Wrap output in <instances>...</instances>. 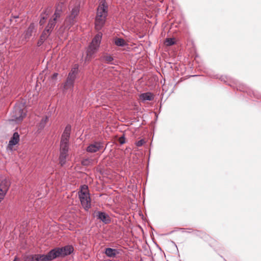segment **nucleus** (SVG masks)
<instances>
[{"label":"nucleus","instance_id":"1","mask_svg":"<svg viewBox=\"0 0 261 261\" xmlns=\"http://www.w3.org/2000/svg\"><path fill=\"white\" fill-rule=\"evenodd\" d=\"M70 131L71 126L70 125L66 126L61 137L59 156L60 164L61 166L65 164L66 158L68 156V142Z\"/></svg>","mask_w":261,"mask_h":261},{"label":"nucleus","instance_id":"11","mask_svg":"<svg viewBox=\"0 0 261 261\" xmlns=\"http://www.w3.org/2000/svg\"><path fill=\"white\" fill-rule=\"evenodd\" d=\"M56 23L57 22L55 21V19H50L47 26L43 31L41 37L43 39H46L50 35Z\"/></svg>","mask_w":261,"mask_h":261},{"label":"nucleus","instance_id":"27","mask_svg":"<svg viewBox=\"0 0 261 261\" xmlns=\"http://www.w3.org/2000/svg\"><path fill=\"white\" fill-rule=\"evenodd\" d=\"M145 143L144 140H140L136 142V144L137 146H141Z\"/></svg>","mask_w":261,"mask_h":261},{"label":"nucleus","instance_id":"8","mask_svg":"<svg viewBox=\"0 0 261 261\" xmlns=\"http://www.w3.org/2000/svg\"><path fill=\"white\" fill-rule=\"evenodd\" d=\"M53 251L54 256L56 258L59 256H64L70 254L73 251V248L71 246H66L62 248H57L51 250Z\"/></svg>","mask_w":261,"mask_h":261},{"label":"nucleus","instance_id":"21","mask_svg":"<svg viewBox=\"0 0 261 261\" xmlns=\"http://www.w3.org/2000/svg\"><path fill=\"white\" fill-rule=\"evenodd\" d=\"M115 44L117 46H123L125 45L126 42L125 40L121 38H116L115 40Z\"/></svg>","mask_w":261,"mask_h":261},{"label":"nucleus","instance_id":"30","mask_svg":"<svg viewBox=\"0 0 261 261\" xmlns=\"http://www.w3.org/2000/svg\"><path fill=\"white\" fill-rule=\"evenodd\" d=\"M13 261H18L17 260V257H15L14 260Z\"/></svg>","mask_w":261,"mask_h":261},{"label":"nucleus","instance_id":"28","mask_svg":"<svg viewBox=\"0 0 261 261\" xmlns=\"http://www.w3.org/2000/svg\"><path fill=\"white\" fill-rule=\"evenodd\" d=\"M119 142L121 144H124L125 143V138H124V137H121L119 138Z\"/></svg>","mask_w":261,"mask_h":261},{"label":"nucleus","instance_id":"26","mask_svg":"<svg viewBox=\"0 0 261 261\" xmlns=\"http://www.w3.org/2000/svg\"><path fill=\"white\" fill-rule=\"evenodd\" d=\"M45 40L46 39H43L42 37L40 36V38L37 42V45L38 46H41Z\"/></svg>","mask_w":261,"mask_h":261},{"label":"nucleus","instance_id":"17","mask_svg":"<svg viewBox=\"0 0 261 261\" xmlns=\"http://www.w3.org/2000/svg\"><path fill=\"white\" fill-rule=\"evenodd\" d=\"M105 254L109 257H114L118 254V251L115 249L107 248L105 249Z\"/></svg>","mask_w":261,"mask_h":261},{"label":"nucleus","instance_id":"22","mask_svg":"<svg viewBox=\"0 0 261 261\" xmlns=\"http://www.w3.org/2000/svg\"><path fill=\"white\" fill-rule=\"evenodd\" d=\"M101 59L103 61L106 62V63H111L112 61H113V58L109 55H105L102 57Z\"/></svg>","mask_w":261,"mask_h":261},{"label":"nucleus","instance_id":"18","mask_svg":"<svg viewBox=\"0 0 261 261\" xmlns=\"http://www.w3.org/2000/svg\"><path fill=\"white\" fill-rule=\"evenodd\" d=\"M140 98L143 100H152L153 99V95L150 93L147 92L142 93L140 95Z\"/></svg>","mask_w":261,"mask_h":261},{"label":"nucleus","instance_id":"25","mask_svg":"<svg viewBox=\"0 0 261 261\" xmlns=\"http://www.w3.org/2000/svg\"><path fill=\"white\" fill-rule=\"evenodd\" d=\"M92 163V160L89 159H84L82 162V164L84 166H89L91 165Z\"/></svg>","mask_w":261,"mask_h":261},{"label":"nucleus","instance_id":"13","mask_svg":"<svg viewBox=\"0 0 261 261\" xmlns=\"http://www.w3.org/2000/svg\"><path fill=\"white\" fill-rule=\"evenodd\" d=\"M103 147L102 143L96 142L90 144L87 148V151L90 153H94L100 150Z\"/></svg>","mask_w":261,"mask_h":261},{"label":"nucleus","instance_id":"2","mask_svg":"<svg viewBox=\"0 0 261 261\" xmlns=\"http://www.w3.org/2000/svg\"><path fill=\"white\" fill-rule=\"evenodd\" d=\"M108 15V7L105 1L101 2L97 9L95 20V28L97 31L103 27Z\"/></svg>","mask_w":261,"mask_h":261},{"label":"nucleus","instance_id":"29","mask_svg":"<svg viewBox=\"0 0 261 261\" xmlns=\"http://www.w3.org/2000/svg\"><path fill=\"white\" fill-rule=\"evenodd\" d=\"M57 75H58V73H54V74L52 75V79H56V77H57Z\"/></svg>","mask_w":261,"mask_h":261},{"label":"nucleus","instance_id":"16","mask_svg":"<svg viewBox=\"0 0 261 261\" xmlns=\"http://www.w3.org/2000/svg\"><path fill=\"white\" fill-rule=\"evenodd\" d=\"M96 217L105 223H108L110 221L109 217L105 213L99 212L97 213Z\"/></svg>","mask_w":261,"mask_h":261},{"label":"nucleus","instance_id":"10","mask_svg":"<svg viewBox=\"0 0 261 261\" xmlns=\"http://www.w3.org/2000/svg\"><path fill=\"white\" fill-rule=\"evenodd\" d=\"M10 186V181L7 179H4L0 183V202L4 198Z\"/></svg>","mask_w":261,"mask_h":261},{"label":"nucleus","instance_id":"19","mask_svg":"<svg viewBox=\"0 0 261 261\" xmlns=\"http://www.w3.org/2000/svg\"><path fill=\"white\" fill-rule=\"evenodd\" d=\"M49 13L50 10L46 9L45 11L44 14H42L41 15V19L39 22L40 25H43L44 23L45 19L47 18V15L49 14Z\"/></svg>","mask_w":261,"mask_h":261},{"label":"nucleus","instance_id":"15","mask_svg":"<svg viewBox=\"0 0 261 261\" xmlns=\"http://www.w3.org/2000/svg\"><path fill=\"white\" fill-rule=\"evenodd\" d=\"M19 141V135L18 133H14L13 137L9 141L8 147L12 149V146L17 144Z\"/></svg>","mask_w":261,"mask_h":261},{"label":"nucleus","instance_id":"9","mask_svg":"<svg viewBox=\"0 0 261 261\" xmlns=\"http://www.w3.org/2000/svg\"><path fill=\"white\" fill-rule=\"evenodd\" d=\"M65 2L66 0L60 1L56 6L55 12L50 19H55V21L57 22L58 19L60 17L62 11L65 8Z\"/></svg>","mask_w":261,"mask_h":261},{"label":"nucleus","instance_id":"3","mask_svg":"<svg viewBox=\"0 0 261 261\" xmlns=\"http://www.w3.org/2000/svg\"><path fill=\"white\" fill-rule=\"evenodd\" d=\"M102 35V33L99 32L92 40L87 51V56L85 58L86 61L90 60L93 58V55L98 50L101 42Z\"/></svg>","mask_w":261,"mask_h":261},{"label":"nucleus","instance_id":"24","mask_svg":"<svg viewBox=\"0 0 261 261\" xmlns=\"http://www.w3.org/2000/svg\"><path fill=\"white\" fill-rule=\"evenodd\" d=\"M175 43V41L174 38H167L165 41V44L167 46H171Z\"/></svg>","mask_w":261,"mask_h":261},{"label":"nucleus","instance_id":"5","mask_svg":"<svg viewBox=\"0 0 261 261\" xmlns=\"http://www.w3.org/2000/svg\"><path fill=\"white\" fill-rule=\"evenodd\" d=\"M78 73V67L75 65L69 73L66 82L64 84V90L71 89L73 88L74 83Z\"/></svg>","mask_w":261,"mask_h":261},{"label":"nucleus","instance_id":"4","mask_svg":"<svg viewBox=\"0 0 261 261\" xmlns=\"http://www.w3.org/2000/svg\"><path fill=\"white\" fill-rule=\"evenodd\" d=\"M79 196L83 207L85 210L89 209L91 206V200L87 186L84 185L81 187Z\"/></svg>","mask_w":261,"mask_h":261},{"label":"nucleus","instance_id":"12","mask_svg":"<svg viewBox=\"0 0 261 261\" xmlns=\"http://www.w3.org/2000/svg\"><path fill=\"white\" fill-rule=\"evenodd\" d=\"M53 251H49L46 255L36 254L35 259L36 261H51L56 258V256H54Z\"/></svg>","mask_w":261,"mask_h":261},{"label":"nucleus","instance_id":"14","mask_svg":"<svg viewBox=\"0 0 261 261\" xmlns=\"http://www.w3.org/2000/svg\"><path fill=\"white\" fill-rule=\"evenodd\" d=\"M36 32V28L34 23H31L27 30L25 31L24 34V38L26 41H28L29 38L32 36L34 32Z\"/></svg>","mask_w":261,"mask_h":261},{"label":"nucleus","instance_id":"7","mask_svg":"<svg viewBox=\"0 0 261 261\" xmlns=\"http://www.w3.org/2000/svg\"><path fill=\"white\" fill-rule=\"evenodd\" d=\"M27 111L18 106H15L12 113V120L19 122L25 116Z\"/></svg>","mask_w":261,"mask_h":261},{"label":"nucleus","instance_id":"20","mask_svg":"<svg viewBox=\"0 0 261 261\" xmlns=\"http://www.w3.org/2000/svg\"><path fill=\"white\" fill-rule=\"evenodd\" d=\"M47 121H48L47 117L46 116V117L42 118V119H41L40 122L39 123V124L38 126V128L39 129H43L45 127Z\"/></svg>","mask_w":261,"mask_h":261},{"label":"nucleus","instance_id":"6","mask_svg":"<svg viewBox=\"0 0 261 261\" xmlns=\"http://www.w3.org/2000/svg\"><path fill=\"white\" fill-rule=\"evenodd\" d=\"M80 11V5L76 4L72 8L70 15L66 18L64 21V25L65 28L69 29L76 21L75 18L78 15Z\"/></svg>","mask_w":261,"mask_h":261},{"label":"nucleus","instance_id":"23","mask_svg":"<svg viewBox=\"0 0 261 261\" xmlns=\"http://www.w3.org/2000/svg\"><path fill=\"white\" fill-rule=\"evenodd\" d=\"M23 258L24 261H36L35 259L36 258V254L25 255Z\"/></svg>","mask_w":261,"mask_h":261}]
</instances>
